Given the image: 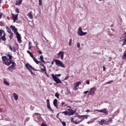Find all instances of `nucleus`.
<instances>
[{"label":"nucleus","mask_w":126,"mask_h":126,"mask_svg":"<svg viewBox=\"0 0 126 126\" xmlns=\"http://www.w3.org/2000/svg\"><path fill=\"white\" fill-rule=\"evenodd\" d=\"M29 71H30L31 74H32V75H34V73L33 72V71H32V70H29Z\"/></svg>","instance_id":"obj_47"},{"label":"nucleus","mask_w":126,"mask_h":126,"mask_svg":"<svg viewBox=\"0 0 126 126\" xmlns=\"http://www.w3.org/2000/svg\"><path fill=\"white\" fill-rule=\"evenodd\" d=\"M26 67L29 70H31V69H32V70H34L35 71H37V69H35L34 67H32L31 65H30L29 63H27L26 64Z\"/></svg>","instance_id":"obj_7"},{"label":"nucleus","mask_w":126,"mask_h":126,"mask_svg":"<svg viewBox=\"0 0 126 126\" xmlns=\"http://www.w3.org/2000/svg\"><path fill=\"white\" fill-rule=\"evenodd\" d=\"M68 111H65L63 112V113L65 115V116H72V115H74L75 114V112H76V110H73L71 109H67Z\"/></svg>","instance_id":"obj_2"},{"label":"nucleus","mask_w":126,"mask_h":126,"mask_svg":"<svg viewBox=\"0 0 126 126\" xmlns=\"http://www.w3.org/2000/svg\"><path fill=\"white\" fill-rule=\"evenodd\" d=\"M38 45H39L38 43H36V48H38Z\"/></svg>","instance_id":"obj_58"},{"label":"nucleus","mask_w":126,"mask_h":126,"mask_svg":"<svg viewBox=\"0 0 126 126\" xmlns=\"http://www.w3.org/2000/svg\"><path fill=\"white\" fill-rule=\"evenodd\" d=\"M0 43H1V39H0Z\"/></svg>","instance_id":"obj_64"},{"label":"nucleus","mask_w":126,"mask_h":126,"mask_svg":"<svg viewBox=\"0 0 126 126\" xmlns=\"http://www.w3.org/2000/svg\"><path fill=\"white\" fill-rule=\"evenodd\" d=\"M30 56L31 58H32V59L34 58V55H33V54L31 52L30 54Z\"/></svg>","instance_id":"obj_40"},{"label":"nucleus","mask_w":126,"mask_h":126,"mask_svg":"<svg viewBox=\"0 0 126 126\" xmlns=\"http://www.w3.org/2000/svg\"><path fill=\"white\" fill-rule=\"evenodd\" d=\"M71 42H72V39H70L69 41V46H71Z\"/></svg>","instance_id":"obj_43"},{"label":"nucleus","mask_w":126,"mask_h":126,"mask_svg":"<svg viewBox=\"0 0 126 126\" xmlns=\"http://www.w3.org/2000/svg\"><path fill=\"white\" fill-rule=\"evenodd\" d=\"M12 17H13V22H15L17 20V17H18V14L14 15L13 13H11Z\"/></svg>","instance_id":"obj_14"},{"label":"nucleus","mask_w":126,"mask_h":126,"mask_svg":"<svg viewBox=\"0 0 126 126\" xmlns=\"http://www.w3.org/2000/svg\"><path fill=\"white\" fill-rule=\"evenodd\" d=\"M88 92H89V91H85V92H84V94H87L88 93Z\"/></svg>","instance_id":"obj_54"},{"label":"nucleus","mask_w":126,"mask_h":126,"mask_svg":"<svg viewBox=\"0 0 126 126\" xmlns=\"http://www.w3.org/2000/svg\"><path fill=\"white\" fill-rule=\"evenodd\" d=\"M3 112V109L0 108V113H2Z\"/></svg>","instance_id":"obj_51"},{"label":"nucleus","mask_w":126,"mask_h":126,"mask_svg":"<svg viewBox=\"0 0 126 126\" xmlns=\"http://www.w3.org/2000/svg\"><path fill=\"white\" fill-rule=\"evenodd\" d=\"M53 62H55L57 66H60V67L63 68L65 67V65H64V64H63V63L62 61L58 59H54Z\"/></svg>","instance_id":"obj_3"},{"label":"nucleus","mask_w":126,"mask_h":126,"mask_svg":"<svg viewBox=\"0 0 126 126\" xmlns=\"http://www.w3.org/2000/svg\"><path fill=\"white\" fill-rule=\"evenodd\" d=\"M77 47L78 48H80V43H78L77 44Z\"/></svg>","instance_id":"obj_48"},{"label":"nucleus","mask_w":126,"mask_h":126,"mask_svg":"<svg viewBox=\"0 0 126 126\" xmlns=\"http://www.w3.org/2000/svg\"><path fill=\"white\" fill-rule=\"evenodd\" d=\"M1 59L3 64H5V65L9 66V65L12 63V65L7 68V70H9V71L12 72L13 70L15 69V66H16V63L11 61L12 60V56L10 55L9 54H7L6 56H2Z\"/></svg>","instance_id":"obj_1"},{"label":"nucleus","mask_w":126,"mask_h":126,"mask_svg":"<svg viewBox=\"0 0 126 126\" xmlns=\"http://www.w3.org/2000/svg\"><path fill=\"white\" fill-rule=\"evenodd\" d=\"M27 52L28 54H29V55H30L31 52H30V51H29V50H28Z\"/></svg>","instance_id":"obj_56"},{"label":"nucleus","mask_w":126,"mask_h":126,"mask_svg":"<svg viewBox=\"0 0 126 126\" xmlns=\"http://www.w3.org/2000/svg\"><path fill=\"white\" fill-rule=\"evenodd\" d=\"M42 66H43L42 68H41V72H46L47 71V70L46 69V66H45V65L41 64Z\"/></svg>","instance_id":"obj_18"},{"label":"nucleus","mask_w":126,"mask_h":126,"mask_svg":"<svg viewBox=\"0 0 126 126\" xmlns=\"http://www.w3.org/2000/svg\"><path fill=\"white\" fill-rule=\"evenodd\" d=\"M64 104V102H62V106H63Z\"/></svg>","instance_id":"obj_60"},{"label":"nucleus","mask_w":126,"mask_h":126,"mask_svg":"<svg viewBox=\"0 0 126 126\" xmlns=\"http://www.w3.org/2000/svg\"><path fill=\"white\" fill-rule=\"evenodd\" d=\"M6 36V34H5V32H4L3 36H1L0 37L2 41H6V38H5Z\"/></svg>","instance_id":"obj_17"},{"label":"nucleus","mask_w":126,"mask_h":126,"mask_svg":"<svg viewBox=\"0 0 126 126\" xmlns=\"http://www.w3.org/2000/svg\"><path fill=\"white\" fill-rule=\"evenodd\" d=\"M122 59L123 60H126V53L124 54Z\"/></svg>","instance_id":"obj_34"},{"label":"nucleus","mask_w":126,"mask_h":126,"mask_svg":"<svg viewBox=\"0 0 126 126\" xmlns=\"http://www.w3.org/2000/svg\"><path fill=\"white\" fill-rule=\"evenodd\" d=\"M71 123H74V119L73 118H71Z\"/></svg>","instance_id":"obj_46"},{"label":"nucleus","mask_w":126,"mask_h":126,"mask_svg":"<svg viewBox=\"0 0 126 126\" xmlns=\"http://www.w3.org/2000/svg\"><path fill=\"white\" fill-rule=\"evenodd\" d=\"M7 19H8V20H9V17H7Z\"/></svg>","instance_id":"obj_63"},{"label":"nucleus","mask_w":126,"mask_h":126,"mask_svg":"<svg viewBox=\"0 0 126 126\" xmlns=\"http://www.w3.org/2000/svg\"><path fill=\"white\" fill-rule=\"evenodd\" d=\"M31 48H32V46L29 45V50H31Z\"/></svg>","instance_id":"obj_55"},{"label":"nucleus","mask_w":126,"mask_h":126,"mask_svg":"<svg viewBox=\"0 0 126 126\" xmlns=\"http://www.w3.org/2000/svg\"><path fill=\"white\" fill-rule=\"evenodd\" d=\"M37 52L39 53V55H42V54H43V52L41 51V50L37 51Z\"/></svg>","instance_id":"obj_45"},{"label":"nucleus","mask_w":126,"mask_h":126,"mask_svg":"<svg viewBox=\"0 0 126 126\" xmlns=\"http://www.w3.org/2000/svg\"><path fill=\"white\" fill-rule=\"evenodd\" d=\"M38 1H39V5H42V0H38Z\"/></svg>","instance_id":"obj_42"},{"label":"nucleus","mask_w":126,"mask_h":126,"mask_svg":"<svg viewBox=\"0 0 126 126\" xmlns=\"http://www.w3.org/2000/svg\"><path fill=\"white\" fill-rule=\"evenodd\" d=\"M35 120H38V121H39V120H40V119H41V114H39V113H35L34 114L33 116Z\"/></svg>","instance_id":"obj_12"},{"label":"nucleus","mask_w":126,"mask_h":126,"mask_svg":"<svg viewBox=\"0 0 126 126\" xmlns=\"http://www.w3.org/2000/svg\"><path fill=\"white\" fill-rule=\"evenodd\" d=\"M53 79H60L59 78H58V77H60V76H62V74H51Z\"/></svg>","instance_id":"obj_11"},{"label":"nucleus","mask_w":126,"mask_h":126,"mask_svg":"<svg viewBox=\"0 0 126 126\" xmlns=\"http://www.w3.org/2000/svg\"><path fill=\"white\" fill-rule=\"evenodd\" d=\"M55 97H56L57 98H59V97H60V94H59L58 93H56Z\"/></svg>","instance_id":"obj_37"},{"label":"nucleus","mask_w":126,"mask_h":126,"mask_svg":"<svg viewBox=\"0 0 126 126\" xmlns=\"http://www.w3.org/2000/svg\"><path fill=\"white\" fill-rule=\"evenodd\" d=\"M54 80L55 82H56L57 84H59V83H62V81L60 79H54Z\"/></svg>","instance_id":"obj_26"},{"label":"nucleus","mask_w":126,"mask_h":126,"mask_svg":"<svg viewBox=\"0 0 126 126\" xmlns=\"http://www.w3.org/2000/svg\"><path fill=\"white\" fill-rule=\"evenodd\" d=\"M53 105L56 107V109H59V105H58V99H55L53 101Z\"/></svg>","instance_id":"obj_15"},{"label":"nucleus","mask_w":126,"mask_h":126,"mask_svg":"<svg viewBox=\"0 0 126 126\" xmlns=\"http://www.w3.org/2000/svg\"><path fill=\"white\" fill-rule=\"evenodd\" d=\"M81 122H82V120H81L80 121H78V120H76L74 121V124H75V125H78V124H80V123H81Z\"/></svg>","instance_id":"obj_28"},{"label":"nucleus","mask_w":126,"mask_h":126,"mask_svg":"<svg viewBox=\"0 0 126 126\" xmlns=\"http://www.w3.org/2000/svg\"><path fill=\"white\" fill-rule=\"evenodd\" d=\"M64 54V53L63 51H60L59 53L57 54V56L58 57H60L61 60H63V55Z\"/></svg>","instance_id":"obj_13"},{"label":"nucleus","mask_w":126,"mask_h":126,"mask_svg":"<svg viewBox=\"0 0 126 126\" xmlns=\"http://www.w3.org/2000/svg\"><path fill=\"white\" fill-rule=\"evenodd\" d=\"M28 16H29V17H30V18H31V19H32L33 18V15L32 14V12H30L29 13H28Z\"/></svg>","instance_id":"obj_24"},{"label":"nucleus","mask_w":126,"mask_h":126,"mask_svg":"<svg viewBox=\"0 0 126 126\" xmlns=\"http://www.w3.org/2000/svg\"><path fill=\"white\" fill-rule=\"evenodd\" d=\"M10 28H11V29H12V31H14V33H16V32H17V29L16 28H15V26L11 25L10 26Z\"/></svg>","instance_id":"obj_16"},{"label":"nucleus","mask_w":126,"mask_h":126,"mask_svg":"<svg viewBox=\"0 0 126 126\" xmlns=\"http://www.w3.org/2000/svg\"><path fill=\"white\" fill-rule=\"evenodd\" d=\"M13 95L14 97V99L16 100V101H17V100H18V95H17L16 93H13Z\"/></svg>","instance_id":"obj_19"},{"label":"nucleus","mask_w":126,"mask_h":126,"mask_svg":"<svg viewBox=\"0 0 126 126\" xmlns=\"http://www.w3.org/2000/svg\"><path fill=\"white\" fill-rule=\"evenodd\" d=\"M80 84H81V82H77L76 83H75L74 84L73 90H74V91H77V87H79V85H80Z\"/></svg>","instance_id":"obj_8"},{"label":"nucleus","mask_w":126,"mask_h":126,"mask_svg":"<svg viewBox=\"0 0 126 126\" xmlns=\"http://www.w3.org/2000/svg\"><path fill=\"white\" fill-rule=\"evenodd\" d=\"M8 47H9L10 51H13V52L16 51V48H15V47H13L12 48V47H11V46H10V45L8 46Z\"/></svg>","instance_id":"obj_21"},{"label":"nucleus","mask_w":126,"mask_h":126,"mask_svg":"<svg viewBox=\"0 0 126 126\" xmlns=\"http://www.w3.org/2000/svg\"><path fill=\"white\" fill-rule=\"evenodd\" d=\"M97 90V88L96 87H94L93 88H92L89 91L88 94L89 95H94L95 94V92Z\"/></svg>","instance_id":"obj_5"},{"label":"nucleus","mask_w":126,"mask_h":126,"mask_svg":"<svg viewBox=\"0 0 126 126\" xmlns=\"http://www.w3.org/2000/svg\"><path fill=\"white\" fill-rule=\"evenodd\" d=\"M29 46H32V43L31 42V41H30L29 42Z\"/></svg>","instance_id":"obj_52"},{"label":"nucleus","mask_w":126,"mask_h":126,"mask_svg":"<svg viewBox=\"0 0 126 126\" xmlns=\"http://www.w3.org/2000/svg\"><path fill=\"white\" fill-rule=\"evenodd\" d=\"M0 26H4V23L0 22Z\"/></svg>","instance_id":"obj_39"},{"label":"nucleus","mask_w":126,"mask_h":126,"mask_svg":"<svg viewBox=\"0 0 126 126\" xmlns=\"http://www.w3.org/2000/svg\"><path fill=\"white\" fill-rule=\"evenodd\" d=\"M103 71H105V70H106V67H105V66H103Z\"/></svg>","instance_id":"obj_53"},{"label":"nucleus","mask_w":126,"mask_h":126,"mask_svg":"<svg viewBox=\"0 0 126 126\" xmlns=\"http://www.w3.org/2000/svg\"><path fill=\"white\" fill-rule=\"evenodd\" d=\"M22 0H17L16 3H15V5H19V4H21V3H22Z\"/></svg>","instance_id":"obj_23"},{"label":"nucleus","mask_w":126,"mask_h":126,"mask_svg":"<svg viewBox=\"0 0 126 126\" xmlns=\"http://www.w3.org/2000/svg\"><path fill=\"white\" fill-rule=\"evenodd\" d=\"M90 82V81H89V80H88L86 81V83H87L88 85H89Z\"/></svg>","instance_id":"obj_50"},{"label":"nucleus","mask_w":126,"mask_h":126,"mask_svg":"<svg viewBox=\"0 0 126 126\" xmlns=\"http://www.w3.org/2000/svg\"><path fill=\"white\" fill-rule=\"evenodd\" d=\"M2 17V15H1V14H0V19H1Z\"/></svg>","instance_id":"obj_59"},{"label":"nucleus","mask_w":126,"mask_h":126,"mask_svg":"<svg viewBox=\"0 0 126 126\" xmlns=\"http://www.w3.org/2000/svg\"><path fill=\"white\" fill-rule=\"evenodd\" d=\"M32 59L33 60L34 63H36L37 64H39V63H40V61H38L36 58H32Z\"/></svg>","instance_id":"obj_25"},{"label":"nucleus","mask_w":126,"mask_h":126,"mask_svg":"<svg viewBox=\"0 0 126 126\" xmlns=\"http://www.w3.org/2000/svg\"><path fill=\"white\" fill-rule=\"evenodd\" d=\"M105 122H106V121L104 119H102L98 122V124H99L100 126H103L104 124H105Z\"/></svg>","instance_id":"obj_20"},{"label":"nucleus","mask_w":126,"mask_h":126,"mask_svg":"<svg viewBox=\"0 0 126 126\" xmlns=\"http://www.w3.org/2000/svg\"><path fill=\"white\" fill-rule=\"evenodd\" d=\"M86 112L87 113L88 112H90V110L89 109H88V110H86Z\"/></svg>","instance_id":"obj_57"},{"label":"nucleus","mask_w":126,"mask_h":126,"mask_svg":"<svg viewBox=\"0 0 126 126\" xmlns=\"http://www.w3.org/2000/svg\"><path fill=\"white\" fill-rule=\"evenodd\" d=\"M15 11L17 13H19V9L18 8H15Z\"/></svg>","instance_id":"obj_41"},{"label":"nucleus","mask_w":126,"mask_h":126,"mask_svg":"<svg viewBox=\"0 0 126 126\" xmlns=\"http://www.w3.org/2000/svg\"><path fill=\"white\" fill-rule=\"evenodd\" d=\"M108 123H113V118H110L108 120Z\"/></svg>","instance_id":"obj_35"},{"label":"nucleus","mask_w":126,"mask_h":126,"mask_svg":"<svg viewBox=\"0 0 126 126\" xmlns=\"http://www.w3.org/2000/svg\"><path fill=\"white\" fill-rule=\"evenodd\" d=\"M6 29L7 30V32H8V33H9V34L12 33V32H11V30H10V29H9L8 26H6Z\"/></svg>","instance_id":"obj_22"},{"label":"nucleus","mask_w":126,"mask_h":126,"mask_svg":"<svg viewBox=\"0 0 126 126\" xmlns=\"http://www.w3.org/2000/svg\"><path fill=\"white\" fill-rule=\"evenodd\" d=\"M44 73L47 77H50V76H49V74H48V73H47L46 71L45 72H44Z\"/></svg>","instance_id":"obj_44"},{"label":"nucleus","mask_w":126,"mask_h":126,"mask_svg":"<svg viewBox=\"0 0 126 126\" xmlns=\"http://www.w3.org/2000/svg\"><path fill=\"white\" fill-rule=\"evenodd\" d=\"M61 123H62L63 126H66V123H65V122L61 121Z\"/></svg>","instance_id":"obj_36"},{"label":"nucleus","mask_w":126,"mask_h":126,"mask_svg":"<svg viewBox=\"0 0 126 126\" xmlns=\"http://www.w3.org/2000/svg\"><path fill=\"white\" fill-rule=\"evenodd\" d=\"M47 107L50 111V112H52V113H54V110L53 109H52V107H51V105L50 104V99H47Z\"/></svg>","instance_id":"obj_6"},{"label":"nucleus","mask_w":126,"mask_h":126,"mask_svg":"<svg viewBox=\"0 0 126 126\" xmlns=\"http://www.w3.org/2000/svg\"><path fill=\"white\" fill-rule=\"evenodd\" d=\"M77 33L80 36H85V35L87 34V32H83V31H82V28L81 27H80L79 28V29L78 30Z\"/></svg>","instance_id":"obj_4"},{"label":"nucleus","mask_w":126,"mask_h":126,"mask_svg":"<svg viewBox=\"0 0 126 126\" xmlns=\"http://www.w3.org/2000/svg\"><path fill=\"white\" fill-rule=\"evenodd\" d=\"M65 79H68V77H66L65 78Z\"/></svg>","instance_id":"obj_62"},{"label":"nucleus","mask_w":126,"mask_h":126,"mask_svg":"<svg viewBox=\"0 0 126 126\" xmlns=\"http://www.w3.org/2000/svg\"><path fill=\"white\" fill-rule=\"evenodd\" d=\"M113 83V81H109V82H107L106 83L107 84H111V83Z\"/></svg>","instance_id":"obj_49"},{"label":"nucleus","mask_w":126,"mask_h":126,"mask_svg":"<svg viewBox=\"0 0 126 126\" xmlns=\"http://www.w3.org/2000/svg\"><path fill=\"white\" fill-rule=\"evenodd\" d=\"M10 35H9V38H10V40H11L12 39V38H13V32H11V33H10Z\"/></svg>","instance_id":"obj_32"},{"label":"nucleus","mask_w":126,"mask_h":126,"mask_svg":"<svg viewBox=\"0 0 126 126\" xmlns=\"http://www.w3.org/2000/svg\"><path fill=\"white\" fill-rule=\"evenodd\" d=\"M88 117H89V115H81L80 116L81 118H85L86 119H88Z\"/></svg>","instance_id":"obj_31"},{"label":"nucleus","mask_w":126,"mask_h":126,"mask_svg":"<svg viewBox=\"0 0 126 126\" xmlns=\"http://www.w3.org/2000/svg\"><path fill=\"white\" fill-rule=\"evenodd\" d=\"M125 39L124 40V42L123 43L122 45L123 46H125V45H126V32H125Z\"/></svg>","instance_id":"obj_30"},{"label":"nucleus","mask_w":126,"mask_h":126,"mask_svg":"<svg viewBox=\"0 0 126 126\" xmlns=\"http://www.w3.org/2000/svg\"><path fill=\"white\" fill-rule=\"evenodd\" d=\"M2 33H4V31L2 30H0V37L2 36Z\"/></svg>","instance_id":"obj_33"},{"label":"nucleus","mask_w":126,"mask_h":126,"mask_svg":"<svg viewBox=\"0 0 126 126\" xmlns=\"http://www.w3.org/2000/svg\"><path fill=\"white\" fill-rule=\"evenodd\" d=\"M96 112H100V113H104L105 115H108V111H107V108H104L101 110H95Z\"/></svg>","instance_id":"obj_10"},{"label":"nucleus","mask_w":126,"mask_h":126,"mask_svg":"<svg viewBox=\"0 0 126 126\" xmlns=\"http://www.w3.org/2000/svg\"><path fill=\"white\" fill-rule=\"evenodd\" d=\"M39 60L42 62V63H45V61H44V57H43V55L40 56Z\"/></svg>","instance_id":"obj_27"},{"label":"nucleus","mask_w":126,"mask_h":126,"mask_svg":"<svg viewBox=\"0 0 126 126\" xmlns=\"http://www.w3.org/2000/svg\"><path fill=\"white\" fill-rule=\"evenodd\" d=\"M82 120V122L84 120V118H79V119H77V120L78 121V122H80V121Z\"/></svg>","instance_id":"obj_38"},{"label":"nucleus","mask_w":126,"mask_h":126,"mask_svg":"<svg viewBox=\"0 0 126 126\" xmlns=\"http://www.w3.org/2000/svg\"><path fill=\"white\" fill-rule=\"evenodd\" d=\"M15 34H16V37L18 40V42L19 43H21V42H22L21 35L20 34H19V33H18V32H17L16 33H15Z\"/></svg>","instance_id":"obj_9"},{"label":"nucleus","mask_w":126,"mask_h":126,"mask_svg":"<svg viewBox=\"0 0 126 126\" xmlns=\"http://www.w3.org/2000/svg\"><path fill=\"white\" fill-rule=\"evenodd\" d=\"M3 83L4 84H5V85H9V83L8 82H7V81L6 80V79H4L3 81Z\"/></svg>","instance_id":"obj_29"},{"label":"nucleus","mask_w":126,"mask_h":126,"mask_svg":"<svg viewBox=\"0 0 126 126\" xmlns=\"http://www.w3.org/2000/svg\"><path fill=\"white\" fill-rule=\"evenodd\" d=\"M51 64H52V65H53V64H54V61L51 62Z\"/></svg>","instance_id":"obj_61"}]
</instances>
